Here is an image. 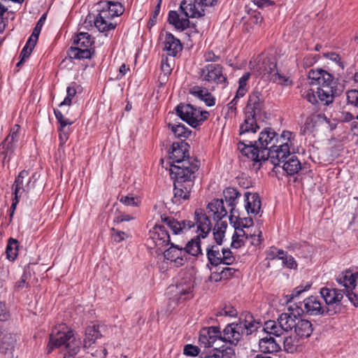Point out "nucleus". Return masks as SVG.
Here are the masks:
<instances>
[{
  "instance_id": "f257e3e1",
  "label": "nucleus",
  "mask_w": 358,
  "mask_h": 358,
  "mask_svg": "<svg viewBox=\"0 0 358 358\" xmlns=\"http://www.w3.org/2000/svg\"><path fill=\"white\" fill-rule=\"evenodd\" d=\"M308 78L310 85H320L316 94L312 89L302 92L303 98L313 104L320 101L324 106H328L333 102L335 96H339L344 90V85L338 79L322 69L310 70Z\"/></svg>"
},
{
  "instance_id": "f03ea898",
  "label": "nucleus",
  "mask_w": 358,
  "mask_h": 358,
  "mask_svg": "<svg viewBox=\"0 0 358 358\" xmlns=\"http://www.w3.org/2000/svg\"><path fill=\"white\" fill-rule=\"evenodd\" d=\"M276 132L271 128H265L259 135L257 141L243 138L238 143V149L241 154L254 162L259 164L268 160L269 150L279 142Z\"/></svg>"
},
{
  "instance_id": "7ed1b4c3",
  "label": "nucleus",
  "mask_w": 358,
  "mask_h": 358,
  "mask_svg": "<svg viewBox=\"0 0 358 358\" xmlns=\"http://www.w3.org/2000/svg\"><path fill=\"white\" fill-rule=\"evenodd\" d=\"M259 326L252 315L247 313L242 314L239 322L228 324L222 332L221 341L237 345L243 335L251 334Z\"/></svg>"
},
{
  "instance_id": "20e7f679",
  "label": "nucleus",
  "mask_w": 358,
  "mask_h": 358,
  "mask_svg": "<svg viewBox=\"0 0 358 358\" xmlns=\"http://www.w3.org/2000/svg\"><path fill=\"white\" fill-rule=\"evenodd\" d=\"M100 10L94 24L95 27L102 33H105L114 30L117 26L116 23L110 22L115 17L123 14L124 7L121 3L116 1H106L99 3Z\"/></svg>"
},
{
  "instance_id": "39448f33",
  "label": "nucleus",
  "mask_w": 358,
  "mask_h": 358,
  "mask_svg": "<svg viewBox=\"0 0 358 358\" xmlns=\"http://www.w3.org/2000/svg\"><path fill=\"white\" fill-rule=\"evenodd\" d=\"M195 223L196 231L199 234L191 239L183 249L185 250L186 257L187 255L197 256L201 254V238H204L210 232L212 224L208 217L201 209H196L194 211Z\"/></svg>"
},
{
  "instance_id": "423d86ee",
  "label": "nucleus",
  "mask_w": 358,
  "mask_h": 358,
  "mask_svg": "<svg viewBox=\"0 0 358 358\" xmlns=\"http://www.w3.org/2000/svg\"><path fill=\"white\" fill-rule=\"evenodd\" d=\"M73 331L64 324H61L52 329L50 335L48 352L50 353L55 348L64 347L69 355L73 356L78 353L79 347L74 344Z\"/></svg>"
},
{
  "instance_id": "0eeeda50",
  "label": "nucleus",
  "mask_w": 358,
  "mask_h": 358,
  "mask_svg": "<svg viewBox=\"0 0 358 358\" xmlns=\"http://www.w3.org/2000/svg\"><path fill=\"white\" fill-rule=\"evenodd\" d=\"M200 162L196 159L189 161H182L179 164H171L169 173L173 182L183 183H194L196 172L199 170Z\"/></svg>"
},
{
  "instance_id": "6e6552de",
  "label": "nucleus",
  "mask_w": 358,
  "mask_h": 358,
  "mask_svg": "<svg viewBox=\"0 0 358 358\" xmlns=\"http://www.w3.org/2000/svg\"><path fill=\"white\" fill-rule=\"evenodd\" d=\"M94 39L87 32H80L73 38V45L67 50L68 57L71 59H91L94 49L91 48Z\"/></svg>"
},
{
  "instance_id": "1a4fd4ad",
  "label": "nucleus",
  "mask_w": 358,
  "mask_h": 358,
  "mask_svg": "<svg viewBox=\"0 0 358 358\" xmlns=\"http://www.w3.org/2000/svg\"><path fill=\"white\" fill-rule=\"evenodd\" d=\"M337 124L336 119L331 120L324 113H310L305 118V121L301 127L300 133L307 135L314 132L320 127L334 129Z\"/></svg>"
},
{
  "instance_id": "9d476101",
  "label": "nucleus",
  "mask_w": 358,
  "mask_h": 358,
  "mask_svg": "<svg viewBox=\"0 0 358 358\" xmlns=\"http://www.w3.org/2000/svg\"><path fill=\"white\" fill-rule=\"evenodd\" d=\"M199 75L201 80L216 85H228L227 76L224 73V67L219 64H208L202 67Z\"/></svg>"
},
{
  "instance_id": "9b49d317",
  "label": "nucleus",
  "mask_w": 358,
  "mask_h": 358,
  "mask_svg": "<svg viewBox=\"0 0 358 358\" xmlns=\"http://www.w3.org/2000/svg\"><path fill=\"white\" fill-rule=\"evenodd\" d=\"M20 129V127L18 124H15L10 129L8 135L0 144V156L3 158V164L9 162L17 148Z\"/></svg>"
},
{
  "instance_id": "f8f14e48",
  "label": "nucleus",
  "mask_w": 358,
  "mask_h": 358,
  "mask_svg": "<svg viewBox=\"0 0 358 358\" xmlns=\"http://www.w3.org/2000/svg\"><path fill=\"white\" fill-rule=\"evenodd\" d=\"M320 294L327 305L326 313L328 315L336 313L338 310L336 308L340 310V303L343 298V290L323 287L320 289Z\"/></svg>"
},
{
  "instance_id": "ddd939ff",
  "label": "nucleus",
  "mask_w": 358,
  "mask_h": 358,
  "mask_svg": "<svg viewBox=\"0 0 358 358\" xmlns=\"http://www.w3.org/2000/svg\"><path fill=\"white\" fill-rule=\"evenodd\" d=\"M150 246L157 248L159 250L171 243L170 236L164 224H155L150 231Z\"/></svg>"
},
{
  "instance_id": "4468645a",
  "label": "nucleus",
  "mask_w": 358,
  "mask_h": 358,
  "mask_svg": "<svg viewBox=\"0 0 358 358\" xmlns=\"http://www.w3.org/2000/svg\"><path fill=\"white\" fill-rule=\"evenodd\" d=\"M303 309L296 305L290 306L287 311L282 313L278 318V324H281L284 331H291L297 323V316H299Z\"/></svg>"
},
{
  "instance_id": "2eb2a0df",
  "label": "nucleus",
  "mask_w": 358,
  "mask_h": 358,
  "mask_svg": "<svg viewBox=\"0 0 358 358\" xmlns=\"http://www.w3.org/2000/svg\"><path fill=\"white\" fill-rule=\"evenodd\" d=\"M189 145L183 141L173 143L169 153L170 165L179 164V162H182V161H189L194 159L189 157Z\"/></svg>"
},
{
  "instance_id": "dca6fc26",
  "label": "nucleus",
  "mask_w": 358,
  "mask_h": 358,
  "mask_svg": "<svg viewBox=\"0 0 358 358\" xmlns=\"http://www.w3.org/2000/svg\"><path fill=\"white\" fill-rule=\"evenodd\" d=\"M161 221L166 224L174 234H180L185 231L190 229L196 225L195 220H181L178 221L173 217L165 215H160Z\"/></svg>"
},
{
  "instance_id": "f3484780",
  "label": "nucleus",
  "mask_w": 358,
  "mask_h": 358,
  "mask_svg": "<svg viewBox=\"0 0 358 358\" xmlns=\"http://www.w3.org/2000/svg\"><path fill=\"white\" fill-rule=\"evenodd\" d=\"M222 332L220 327L212 326L201 329L199 342L204 348L213 347L217 340H221Z\"/></svg>"
},
{
  "instance_id": "a211bd4d",
  "label": "nucleus",
  "mask_w": 358,
  "mask_h": 358,
  "mask_svg": "<svg viewBox=\"0 0 358 358\" xmlns=\"http://www.w3.org/2000/svg\"><path fill=\"white\" fill-rule=\"evenodd\" d=\"M29 171L27 170L21 171L15 178L12 190L13 195L16 197H22L24 194L29 192L31 189L30 184L31 178H28Z\"/></svg>"
},
{
  "instance_id": "6ab92c4d",
  "label": "nucleus",
  "mask_w": 358,
  "mask_h": 358,
  "mask_svg": "<svg viewBox=\"0 0 358 358\" xmlns=\"http://www.w3.org/2000/svg\"><path fill=\"white\" fill-rule=\"evenodd\" d=\"M289 144L287 143L276 144L269 150L268 160H270L275 166H279L280 164L283 163L289 157Z\"/></svg>"
},
{
  "instance_id": "aec40b11",
  "label": "nucleus",
  "mask_w": 358,
  "mask_h": 358,
  "mask_svg": "<svg viewBox=\"0 0 358 358\" xmlns=\"http://www.w3.org/2000/svg\"><path fill=\"white\" fill-rule=\"evenodd\" d=\"M194 183L173 182V196L172 202L180 205L188 201Z\"/></svg>"
},
{
  "instance_id": "412c9836",
  "label": "nucleus",
  "mask_w": 358,
  "mask_h": 358,
  "mask_svg": "<svg viewBox=\"0 0 358 358\" xmlns=\"http://www.w3.org/2000/svg\"><path fill=\"white\" fill-rule=\"evenodd\" d=\"M169 245L170 247L164 252V258L173 262L176 266H182L187 259L185 250L178 245L171 243Z\"/></svg>"
},
{
  "instance_id": "4be33fe9",
  "label": "nucleus",
  "mask_w": 358,
  "mask_h": 358,
  "mask_svg": "<svg viewBox=\"0 0 358 358\" xmlns=\"http://www.w3.org/2000/svg\"><path fill=\"white\" fill-rule=\"evenodd\" d=\"M336 280L340 285L345 287L344 291L357 289L358 272L345 270L338 274Z\"/></svg>"
},
{
  "instance_id": "5701e85b",
  "label": "nucleus",
  "mask_w": 358,
  "mask_h": 358,
  "mask_svg": "<svg viewBox=\"0 0 358 358\" xmlns=\"http://www.w3.org/2000/svg\"><path fill=\"white\" fill-rule=\"evenodd\" d=\"M163 50L167 52L169 56L176 57L178 53L182 50V45L180 41L173 34L166 31L163 41Z\"/></svg>"
},
{
  "instance_id": "b1692460",
  "label": "nucleus",
  "mask_w": 358,
  "mask_h": 358,
  "mask_svg": "<svg viewBox=\"0 0 358 358\" xmlns=\"http://www.w3.org/2000/svg\"><path fill=\"white\" fill-rule=\"evenodd\" d=\"M199 6L195 0H183L180 3V10L185 18L199 17L204 15V10L202 8L199 10Z\"/></svg>"
},
{
  "instance_id": "393cba45",
  "label": "nucleus",
  "mask_w": 358,
  "mask_h": 358,
  "mask_svg": "<svg viewBox=\"0 0 358 358\" xmlns=\"http://www.w3.org/2000/svg\"><path fill=\"white\" fill-rule=\"evenodd\" d=\"M303 312L308 315L317 316L323 315L325 312L324 307L322 306L320 300L313 296H310L303 301Z\"/></svg>"
},
{
  "instance_id": "a878e982",
  "label": "nucleus",
  "mask_w": 358,
  "mask_h": 358,
  "mask_svg": "<svg viewBox=\"0 0 358 358\" xmlns=\"http://www.w3.org/2000/svg\"><path fill=\"white\" fill-rule=\"evenodd\" d=\"M244 198L245 208L248 214L257 215L260 211L262 205L259 194L247 192L244 194Z\"/></svg>"
},
{
  "instance_id": "bb28decb",
  "label": "nucleus",
  "mask_w": 358,
  "mask_h": 358,
  "mask_svg": "<svg viewBox=\"0 0 358 358\" xmlns=\"http://www.w3.org/2000/svg\"><path fill=\"white\" fill-rule=\"evenodd\" d=\"M246 108L248 112H261L264 108L263 94L259 91L252 92L249 95Z\"/></svg>"
},
{
  "instance_id": "cd10ccee",
  "label": "nucleus",
  "mask_w": 358,
  "mask_h": 358,
  "mask_svg": "<svg viewBox=\"0 0 358 358\" xmlns=\"http://www.w3.org/2000/svg\"><path fill=\"white\" fill-rule=\"evenodd\" d=\"M224 200L230 208V220L235 217V207L238 203V199L241 194L235 188L227 187L223 192Z\"/></svg>"
},
{
  "instance_id": "c85d7f7f",
  "label": "nucleus",
  "mask_w": 358,
  "mask_h": 358,
  "mask_svg": "<svg viewBox=\"0 0 358 358\" xmlns=\"http://www.w3.org/2000/svg\"><path fill=\"white\" fill-rule=\"evenodd\" d=\"M313 331L312 323L305 319H299L294 327V332L297 336L303 340L309 338Z\"/></svg>"
},
{
  "instance_id": "c756f323",
  "label": "nucleus",
  "mask_w": 358,
  "mask_h": 358,
  "mask_svg": "<svg viewBox=\"0 0 358 358\" xmlns=\"http://www.w3.org/2000/svg\"><path fill=\"white\" fill-rule=\"evenodd\" d=\"M259 350L264 353L278 352L281 348L278 343L271 336H266L259 341Z\"/></svg>"
},
{
  "instance_id": "7c9ffc66",
  "label": "nucleus",
  "mask_w": 358,
  "mask_h": 358,
  "mask_svg": "<svg viewBox=\"0 0 358 358\" xmlns=\"http://www.w3.org/2000/svg\"><path fill=\"white\" fill-rule=\"evenodd\" d=\"M208 213H211L214 220H220L227 215L222 199H214L207 206Z\"/></svg>"
},
{
  "instance_id": "2f4dec72",
  "label": "nucleus",
  "mask_w": 358,
  "mask_h": 358,
  "mask_svg": "<svg viewBox=\"0 0 358 358\" xmlns=\"http://www.w3.org/2000/svg\"><path fill=\"white\" fill-rule=\"evenodd\" d=\"M303 340L297 336V335L287 336L283 341L284 350L288 353L300 352L303 349Z\"/></svg>"
},
{
  "instance_id": "473e14b6",
  "label": "nucleus",
  "mask_w": 358,
  "mask_h": 358,
  "mask_svg": "<svg viewBox=\"0 0 358 358\" xmlns=\"http://www.w3.org/2000/svg\"><path fill=\"white\" fill-rule=\"evenodd\" d=\"M257 113H251L250 115L245 117L243 123L240 126V135L243 136L248 134H255L259 129L257 123Z\"/></svg>"
},
{
  "instance_id": "72a5a7b5",
  "label": "nucleus",
  "mask_w": 358,
  "mask_h": 358,
  "mask_svg": "<svg viewBox=\"0 0 358 358\" xmlns=\"http://www.w3.org/2000/svg\"><path fill=\"white\" fill-rule=\"evenodd\" d=\"M100 326L92 324L89 325L85 329V336L84 338V347L90 348L96 339L101 336Z\"/></svg>"
},
{
  "instance_id": "f704fd0d",
  "label": "nucleus",
  "mask_w": 358,
  "mask_h": 358,
  "mask_svg": "<svg viewBox=\"0 0 358 358\" xmlns=\"http://www.w3.org/2000/svg\"><path fill=\"white\" fill-rule=\"evenodd\" d=\"M168 22L169 24L174 26V27L180 31H183L189 26V20L185 17H180L179 14L176 10H171L169 13Z\"/></svg>"
},
{
  "instance_id": "c9c22d12",
  "label": "nucleus",
  "mask_w": 358,
  "mask_h": 358,
  "mask_svg": "<svg viewBox=\"0 0 358 358\" xmlns=\"http://www.w3.org/2000/svg\"><path fill=\"white\" fill-rule=\"evenodd\" d=\"M180 119L196 128L207 119L206 113H177Z\"/></svg>"
},
{
  "instance_id": "e433bc0d",
  "label": "nucleus",
  "mask_w": 358,
  "mask_h": 358,
  "mask_svg": "<svg viewBox=\"0 0 358 358\" xmlns=\"http://www.w3.org/2000/svg\"><path fill=\"white\" fill-rule=\"evenodd\" d=\"M176 294L170 300L176 303H180L192 297V288L189 285L177 286Z\"/></svg>"
},
{
  "instance_id": "4c0bfd02",
  "label": "nucleus",
  "mask_w": 358,
  "mask_h": 358,
  "mask_svg": "<svg viewBox=\"0 0 358 358\" xmlns=\"http://www.w3.org/2000/svg\"><path fill=\"white\" fill-rule=\"evenodd\" d=\"M234 357L235 350L234 348L222 345L220 348H215L204 358H234Z\"/></svg>"
},
{
  "instance_id": "58836bf2",
  "label": "nucleus",
  "mask_w": 358,
  "mask_h": 358,
  "mask_svg": "<svg viewBox=\"0 0 358 358\" xmlns=\"http://www.w3.org/2000/svg\"><path fill=\"white\" fill-rule=\"evenodd\" d=\"M222 248L219 245H209L207 248V257L210 264L213 266H218L222 264Z\"/></svg>"
},
{
  "instance_id": "ea45409f",
  "label": "nucleus",
  "mask_w": 358,
  "mask_h": 358,
  "mask_svg": "<svg viewBox=\"0 0 358 358\" xmlns=\"http://www.w3.org/2000/svg\"><path fill=\"white\" fill-rule=\"evenodd\" d=\"M174 66V59H169L168 56L163 55L161 60V71L163 75H160L159 79L163 82L167 80L169 76L171 73Z\"/></svg>"
},
{
  "instance_id": "a19ab883",
  "label": "nucleus",
  "mask_w": 358,
  "mask_h": 358,
  "mask_svg": "<svg viewBox=\"0 0 358 358\" xmlns=\"http://www.w3.org/2000/svg\"><path fill=\"white\" fill-rule=\"evenodd\" d=\"M282 169L288 175L293 176L301 169V163L296 156H291L283 162Z\"/></svg>"
},
{
  "instance_id": "79ce46f5",
  "label": "nucleus",
  "mask_w": 358,
  "mask_h": 358,
  "mask_svg": "<svg viewBox=\"0 0 358 358\" xmlns=\"http://www.w3.org/2000/svg\"><path fill=\"white\" fill-rule=\"evenodd\" d=\"M248 238V233L242 228L235 227V232L232 236L231 246L239 248L244 245L245 240Z\"/></svg>"
},
{
  "instance_id": "37998d69",
  "label": "nucleus",
  "mask_w": 358,
  "mask_h": 358,
  "mask_svg": "<svg viewBox=\"0 0 358 358\" xmlns=\"http://www.w3.org/2000/svg\"><path fill=\"white\" fill-rule=\"evenodd\" d=\"M264 329L268 334V336L274 335L275 336H280L284 333V329L281 324H278V320L277 322L274 320L266 322Z\"/></svg>"
},
{
  "instance_id": "c03bdc74",
  "label": "nucleus",
  "mask_w": 358,
  "mask_h": 358,
  "mask_svg": "<svg viewBox=\"0 0 358 358\" xmlns=\"http://www.w3.org/2000/svg\"><path fill=\"white\" fill-rule=\"evenodd\" d=\"M251 77L250 72H245L238 80V87L236 90V97L241 98L245 95L248 91V83Z\"/></svg>"
},
{
  "instance_id": "a18cd8bd",
  "label": "nucleus",
  "mask_w": 358,
  "mask_h": 358,
  "mask_svg": "<svg viewBox=\"0 0 358 358\" xmlns=\"http://www.w3.org/2000/svg\"><path fill=\"white\" fill-rule=\"evenodd\" d=\"M169 127L171 129L173 134L178 138H188L191 131L182 124H169Z\"/></svg>"
},
{
  "instance_id": "49530a36",
  "label": "nucleus",
  "mask_w": 358,
  "mask_h": 358,
  "mask_svg": "<svg viewBox=\"0 0 358 358\" xmlns=\"http://www.w3.org/2000/svg\"><path fill=\"white\" fill-rule=\"evenodd\" d=\"M13 338L10 334H3L0 331V353H6L12 348Z\"/></svg>"
},
{
  "instance_id": "de8ad7c7",
  "label": "nucleus",
  "mask_w": 358,
  "mask_h": 358,
  "mask_svg": "<svg viewBox=\"0 0 358 358\" xmlns=\"http://www.w3.org/2000/svg\"><path fill=\"white\" fill-rule=\"evenodd\" d=\"M18 241L16 239L10 238L6 247V255L9 260L13 261L17 255Z\"/></svg>"
},
{
  "instance_id": "09e8293b",
  "label": "nucleus",
  "mask_w": 358,
  "mask_h": 358,
  "mask_svg": "<svg viewBox=\"0 0 358 358\" xmlns=\"http://www.w3.org/2000/svg\"><path fill=\"white\" fill-rule=\"evenodd\" d=\"M271 80L273 83L285 86L292 85L293 84V82L290 80L289 77L280 74L278 71L272 74Z\"/></svg>"
},
{
  "instance_id": "8fccbe9b",
  "label": "nucleus",
  "mask_w": 358,
  "mask_h": 358,
  "mask_svg": "<svg viewBox=\"0 0 358 358\" xmlns=\"http://www.w3.org/2000/svg\"><path fill=\"white\" fill-rule=\"evenodd\" d=\"M220 225H221L220 228H219L216 231H215V229H214V231H213L214 239L217 243L215 245H219V246H220L222 245L223 238L224 237V230L222 229V228L226 229L227 224L226 222H222L220 223Z\"/></svg>"
},
{
  "instance_id": "3c124183",
  "label": "nucleus",
  "mask_w": 358,
  "mask_h": 358,
  "mask_svg": "<svg viewBox=\"0 0 358 358\" xmlns=\"http://www.w3.org/2000/svg\"><path fill=\"white\" fill-rule=\"evenodd\" d=\"M206 92H208V90L199 85H194L189 90L190 94L201 101H203L206 96Z\"/></svg>"
},
{
  "instance_id": "603ef678",
  "label": "nucleus",
  "mask_w": 358,
  "mask_h": 358,
  "mask_svg": "<svg viewBox=\"0 0 358 358\" xmlns=\"http://www.w3.org/2000/svg\"><path fill=\"white\" fill-rule=\"evenodd\" d=\"M55 115L59 124L58 128L66 129L67 125H71L75 122V119L67 117L64 113H55Z\"/></svg>"
},
{
  "instance_id": "864d4df0",
  "label": "nucleus",
  "mask_w": 358,
  "mask_h": 358,
  "mask_svg": "<svg viewBox=\"0 0 358 358\" xmlns=\"http://www.w3.org/2000/svg\"><path fill=\"white\" fill-rule=\"evenodd\" d=\"M120 201L127 206H138L140 203L138 198L132 195L122 196Z\"/></svg>"
},
{
  "instance_id": "5fc2aeb1",
  "label": "nucleus",
  "mask_w": 358,
  "mask_h": 358,
  "mask_svg": "<svg viewBox=\"0 0 358 358\" xmlns=\"http://www.w3.org/2000/svg\"><path fill=\"white\" fill-rule=\"evenodd\" d=\"M76 83H73L71 85L69 86L66 90V96L64 100L59 104V106L62 105H70L71 103L72 99L76 94V90L75 88Z\"/></svg>"
},
{
  "instance_id": "6e6d98bb",
  "label": "nucleus",
  "mask_w": 358,
  "mask_h": 358,
  "mask_svg": "<svg viewBox=\"0 0 358 358\" xmlns=\"http://www.w3.org/2000/svg\"><path fill=\"white\" fill-rule=\"evenodd\" d=\"M222 264L231 265L235 261V257L232 255V252L229 249L222 248Z\"/></svg>"
},
{
  "instance_id": "4d7b16f0",
  "label": "nucleus",
  "mask_w": 358,
  "mask_h": 358,
  "mask_svg": "<svg viewBox=\"0 0 358 358\" xmlns=\"http://www.w3.org/2000/svg\"><path fill=\"white\" fill-rule=\"evenodd\" d=\"M162 0H159L158 3L155 6V10L152 13L149 22L148 23V28L150 29L156 23L157 19L161 9Z\"/></svg>"
},
{
  "instance_id": "13d9d810",
  "label": "nucleus",
  "mask_w": 358,
  "mask_h": 358,
  "mask_svg": "<svg viewBox=\"0 0 358 358\" xmlns=\"http://www.w3.org/2000/svg\"><path fill=\"white\" fill-rule=\"evenodd\" d=\"M111 236L115 242L120 243L124 241L125 238L129 237V235L124 231L115 229V228L111 229Z\"/></svg>"
},
{
  "instance_id": "bf43d9fd",
  "label": "nucleus",
  "mask_w": 358,
  "mask_h": 358,
  "mask_svg": "<svg viewBox=\"0 0 358 358\" xmlns=\"http://www.w3.org/2000/svg\"><path fill=\"white\" fill-rule=\"evenodd\" d=\"M347 101L349 104L358 107V90H351L346 93Z\"/></svg>"
},
{
  "instance_id": "052dcab7",
  "label": "nucleus",
  "mask_w": 358,
  "mask_h": 358,
  "mask_svg": "<svg viewBox=\"0 0 358 358\" xmlns=\"http://www.w3.org/2000/svg\"><path fill=\"white\" fill-rule=\"evenodd\" d=\"M324 56L327 59H329L331 60L332 62H334L335 63H336L341 68V69H343V70L344 69L345 64L342 62L341 57H340V55L338 54H337L336 52H327L324 55Z\"/></svg>"
},
{
  "instance_id": "680f3d73",
  "label": "nucleus",
  "mask_w": 358,
  "mask_h": 358,
  "mask_svg": "<svg viewBox=\"0 0 358 358\" xmlns=\"http://www.w3.org/2000/svg\"><path fill=\"white\" fill-rule=\"evenodd\" d=\"M200 352V348L192 344H187L184 346L183 353L187 356L196 357Z\"/></svg>"
},
{
  "instance_id": "e2e57ef3",
  "label": "nucleus",
  "mask_w": 358,
  "mask_h": 358,
  "mask_svg": "<svg viewBox=\"0 0 358 358\" xmlns=\"http://www.w3.org/2000/svg\"><path fill=\"white\" fill-rule=\"evenodd\" d=\"M46 17H47V14L44 13L41 15L40 19L38 20V22L33 30V32H32L34 37L36 38V37L39 36L40 33L42 29V27L45 22Z\"/></svg>"
},
{
  "instance_id": "0e129e2a",
  "label": "nucleus",
  "mask_w": 358,
  "mask_h": 358,
  "mask_svg": "<svg viewBox=\"0 0 358 358\" xmlns=\"http://www.w3.org/2000/svg\"><path fill=\"white\" fill-rule=\"evenodd\" d=\"M282 264L288 268L291 269H296L297 268V263L295 261L294 258L291 256L286 255L284 258L282 259Z\"/></svg>"
},
{
  "instance_id": "69168bd1",
  "label": "nucleus",
  "mask_w": 358,
  "mask_h": 358,
  "mask_svg": "<svg viewBox=\"0 0 358 358\" xmlns=\"http://www.w3.org/2000/svg\"><path fill=\"white\" fill-rule=\"evenodd\" d=\"M59 145L62 146L67 141L69 137V129L58 128Z\"/></svg>"
},
{
  "instance_id": "338daca9",
  "label": "nucleus",
  "mask_w": 358,
  "mask_h": 358,
  "mask_svg": "<svg viewBox=\"0 0 358 358\" xmlns=\"http://www.w3.org/2000/svg\"><path fill=\"white\" fill-rule=\"evenodd\" d=\"M236 271L237 270L234 268L225 267L220 271V275L223 280H225L232 278Z\"/></svg>"
},
{
  "instance_id": "774afa93",
  "label": "nucleus",
  "mask_w": 358,
  "mask_h": 358,
  "mask_svg": "<svg viewBox=\"0 0 358 358\" xmlns=\"http://www.w3.org/2000/svg\"><path fill=\"white\" fill-rule=\"evenodd\" d=\"M344 294L346 295L349 301H350V302L352 303L355 306H358V296L353 292V290H343V294Z\"/></svg>"
}]
</instances>
